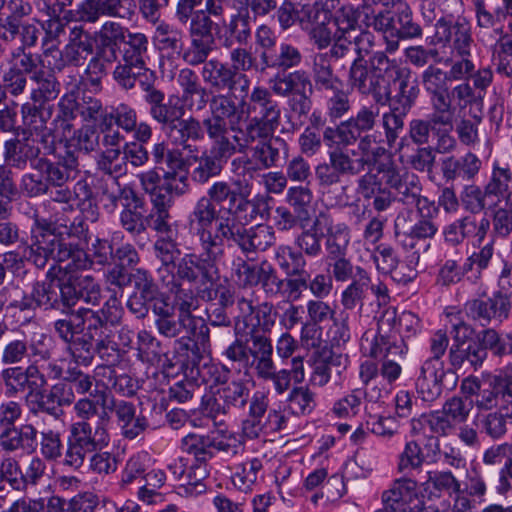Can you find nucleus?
Masks as SVG:
<instances>
[{"label":"nucleus","mask_w":512,"mask_h":512,"mask_svg":"<svg viewBox=\"0 0 512 512\" xmlns=\"http://www.w3.org/2000/svg\"><path fill=\"white\" fill-rule=\"evenodd\" d=\"M188 226L200 246L225 251V241L233 242L247 256L266 251L276 239L271 226L258 224L246 228L236 221L231 207L217 209L203 196L194 203Z\"/></svg>","instance_id":"nucleus-1"},{"label":"nucleus","mask_w":512,"mask_h":512,"mask_svg":"<svg viewBox=\"0 0 512 512\" xmlns=\"http://www.w3.org/2000/svg\"><path fill=\"white\" fill-rule=\"evenodd\" d=\"M200 248L199 255L186 253L171 271H162L161 284L174 298L191 303H198V297L206 301L213 299L214 291L210 286L218 277V263L225 251L205 246Z\"/></svg>","instance_id":"nucleus-2"},{"label":"nucleus","mask_w":512,"mask_h":512,"mask_svg":"<svg viewBox=\"0 0 512 512\" xmlns=\"http://www.w3.org/2000/svg\"><path fill=\"white\" fill-rule=\"evenodd\" d=\"M337 147L328 153V162H321L315 167V177L322 194L332 206L346 207L349 198L346 196L347 186L339 188V193L331 188L340 183L342 176L354 177L360 175L369 165L370 159L360 157L356 150Z\"/></svg>","instance_id":"nucleus-3"},{"label":"nucleus","mask_w":512,"mask_h":512,"mask_svg":"<svg viewBox=\"0 0 512 512\" xmlns=\"http://www.w3.org/2000/svg\"><path fill=\"white\" fill-rule=\"evenodd\" d=\"M231 65L211 59L202 67L201 77L211 91H228L231 94L239 92L246 96L251 80L244 73L250 71L256 64V58L250 50L244 47L231 49L229 54Z\"/></svg>","instance_id":"nucleus-4"},{"label":"nucleus","mask_w":512,"mask_h":512,"mask_svg":"<svg viewBox=\"0 0 512 512\" xmlns=\"http://www.w3.org/2000/svg\"><path fill=\"white\" fill-rule=\"evenodd\" d=\"M121 317V302L113 295L99 309L80 307L77 311L70 312V318L55 320L53 328L61 340H67L72 329L85 330V334L98 340L111 335L110 326L118 324Z\"/></svg>","instance_id":"nucleus-5"},{"label":"nucleus","mask_w":512,"mask_h":512,"mask_svg":"<svg viewBox=\"0 0 512 512\" xmlns=\"http://www.w3.org/2000/svg\"><path fill=\"white\" fill-rule=\"evenodd\" d=\"M237 106L242 112V118L248 119L245 126L239 132H248L250 136L260 137L276 132L281 125L282 107L275 99L270 88L256 85Z\"/></svg>","instance_id":"nucleus-6"},{"label":"nucleus","mask_w":512,"mask_h":512,"mask_svg":"<svg viewBox=\"0 0 512 512\" xmlns=\"http://www.w3.org/2000/svg\"><path fill=\"white\" fill-rule=\"evenodd\" d=\"M448 345L449 338L443 330L436 331L430 339L431 357L422 364L420 374L416 380V390L423 401L432 402L436 400L442 394L445 377L451 376L454 378V373L445 370L441 360Z\"/></svg>","instance_id":"nucleus-7"},{"label":"nucleus","mask_w":512,"mask_h":512,"mask_svg":"<svg viewBox=\"0 0 512 512\" xmlns=\"http://www.w3.org/2000/svg\"><path fill=\"white\" fill-rule=\"evenodd\" d=\"M181 449L196 461H210L214 451L238 456L243 450L239 437L228 429H217L208 433H188L181 439Z\"/></svg>","instance_id":"nucleus-8"},{"label":"nucleus","mask_w":512,"mask_h":512,"mask_svg":"<svg viewBox=\"0 0 512 512\" xmlns=\"http://www.w3.org/2000/svg\"><path fill=\"white\" fill-rule=\"evenodd\" d=\"M416 213L415 222L412 221V211L400 213L395 219V236L404 248L414 249L417 241L431 240L439 231V225L435 221L439 209L435 202L424 208L419 207Z\"/></svg>","instance_id":"nucleus-9"},{"label":"nucleus","mask_w":512,"mask_h":512,"mask_svg":"<svg viewBox=\"0 0 512 512\" xmlns=\"http://www.w3.org/2000/svg\"><path fill=\"white\" fill-rule=\"evenodd\" d=\"M268 406L269 399L264 392L257 391L253 394L248 415L241 425L243 437L253 440L285 428L287 421L285 415L276 409L268 411Z\"/></svg>","instance_id":"nucleus-10"},{"label":"nucleus","mask_w":512,"mask_h":512,"mask_svg":"<svg viewBox=\"0 0 512 512\" xmlns=\"http://www.w3.org/2000/svg\"><path fill=\"white\" fill-rule=\"evenodd\" d=\"M379 172H382L385 184L395 190L398 201L404 205H414L419 209L434 203L422 196V184L416 174L399 168L392 161L379 163Z\"/></svg>","instance_id":"nucleus-11"},{"label":"nucleus","mask_w":512,"mask_h":512,"mask_svg":"<svg viewBox=\"0 0 512 512\" xmlns=\"http://www.w3.org/2000/svg\"><path fill=\"white\" fill-rule=\"evenodd\" d=\"M210 117L203 120V126L210 139L226 136L229 127L233 131L242 129V112L229 94L217 92L209 101Z\"/></svg>","instance_id":"nucleus-12"},{"label":"nucleus","mask_w":512,"mask_h":512,"mask_svg":"<svg viewBox=\"0 0 512 512\" xmlns=\"http://www.w3.org/2000/svg\"><path fill=\"white\" fill-rule=\"evenodd\" d=\"M31 168L33 171L23 174L20 180V190L29 198L47 195L51 185H58L67 178L60 169V160L53 162L41 157L32 163Z\"/></svg>","instance_id":"nucleus-13"},{"label":"nucleus","mask_w":512,"mask_h":512,"mask_svg":"<svg viewBox=\"0 0 512 512\" xmlns=\"http://www.w3.org/2000/svg\"><path fill=\"white\" fill-rule=\"evenodd\" d=\"M94 396L101 402L102 411L109 409L114 412L124 438L133 440L149 427L147 418L137 414L136 406L132 402L115 400L109 392L104 390H97Z\"/></svg>","instance_id":"nucleus-14"},{"label":"nucleus","mask_w":512,"mask_h":512,"mask_svg":"<svg viewBox=\"0 0 512 512\" xmlns=\"http://www.w3.org/2000/svg\"><path fill=\"white\" fill-rule=\"evenodd\" d=\"M270 135L252 137L248 132H239L235 137L238 143V151L244 152L251 147V156L261 169L275 167L280 160L281 152L287 150L286 141L280 136Z\"/></svg>","instance_id":"nucleus-15"},{"label":"nucleus","mask_w":512,"mask_h":512,"mask_svg":"<svg viewBox=\"0 0 512 512\" xmlns=\"http://www.w3.org/2000/svg\"><path fill=\"white\" fill-rule=\"evenodd\" d=\"M421 330V321L411 311L397 313L396 309H386L378 320V332L374 336L383 342H403L416 336Z\"/></svg>","instance_id":"nucleus-16"},{"label":"nucleus","mask_w":512,"mask_h":512,"mask_svg":"<svg viewBox=\"0 0 512 512\" xmlns=\"http://www.w3.org/2000/svg\"><path fill=\"white\" fill-rule=\"evenodd\" d=\"M368 347L362 342V348L365 353L372 358L381 359L380 375L389 384L397 381L402 373V367L399 360L403 359L408 348L403 342H383L373 338L371 341L365 339Z\"/></svg>","instance_id":"nucleus-17"},{"label":"nucleus","mask_w":512,"mask_h":512,"mask_svg":"<svg viewBox=\"0 0 512 512\" xmlns=\"http://www.w3.org/2000/svg\"><path fill=\"white\" fill-rule=\"evenodd\" d=\"M474 404L480 411L507 408L512 404V375L499 373L484 376Z\"/></svg>","instance_id":"nucleus-18"},{"label":"nucleus","mask_w":512,"mask_h":512,"mask_svg":"<svg viewBox=\"0 0 512 512\" xmlns=\"http://www.w3.org/2000/svg\"><path fill=\"white\" fill-rule=\"evenodd\" d=\"M135 0H83L78 6L79 19L95 23L101 17L130 20L136 13Z\"/></svg>","instance_id":"nucleus-19"},{"label":"nucleus","mask_w":512,"mask_h":512,"mask_svg":"<svg viewBox=\"0 0 512 512\" xmlns=\"http://www.w3.org/2000/svg\"><path fill=\"white\" fill-rule=\"evenodd\" d=\"M32 242L27 248L25 256L37 268H44L49 259L56 261L59 235L51 230V224L46 220H35L32 228Z\"/></svg>","instance_id":"nucleus-20"},{"label":"nucleus","mask_w":512,"mask_h":512,"mask_svg":"<svg viewBox=\"0 0 512 512\" xmlns=\"http://www.w3.org/2000/svg\"><path fill=\"white\" fill-rule=\"evenodd\" d=\"M124 202L119 215L121 227L129 234L138 236L149 227L148 207L145 199L134 189L124 190Z\"/></svg>","instance_id":"nucleus-21"},{"label":"nucleus","mask_w":512,"mask_h":512,"mask_svg":"<svg viewBox=\"0 0 512 512\" xmlns=\"http://www.w3.org/2000/svg\"><path fill=\"white\" fill-rule=\"evenodd\" d=\"M450 78L447 71L430 65L421 75V84L430 98L431 109L451 113L449 99Z\"/></svg>","instance_id":"nucleus-22"},{"label":"nucleus","mask_w":512,"mask_h":512,"mask_svg":"<svg viewBox=\"0 0 512 512\" xmlns=\"http://www.w3.org/2000/svg\"><path fill=\"white\" fill-rule=\"evenodd\" d=\"M435 37L439 42H451L456 56H471L473 39L469 22L458 18L453 24L440 18L435 25Z\"/></svg>","instance_id":"nucleus-23"},{"label":"nucleus","mask_w":512,"mask_h":512,"mask_svg":"<svg viewBox=\"0 0 512 512\" xmlns=\"http://www.w3.org/2000/svg\"><path fill=\"white\" fill-rule=\"evenodd\" d=\"M37 436V428L30 423L0 428V449L6 454L33 453Z\"/></svg>","instance_id":"nucleus-24"},{"label":"nucleus","mask_w":512,"mask_h":512,"mask_svg":"<svg viewBox=\"0 0 512 512\" xmlns=\"http://www.w3.org/2000/svg\"><path fill=\"white\" fill-rule=\"evenodd\" d=\"M321 232L328 257L346 255L350 243V228L345 222L336 221L327 211H319Z\"/></svg>","instance_id":"nucleus-25"},{"label":"nucleus","mask_w":512,"mask_h":512,"mask_svg":"<svg viewBox=\"0 0 512 512\" xmlns=\"http://www.w3.org/2000/svg\"><path fill=\"white\" fill-rule=\"evenodd\" d=\"M175 307L178 310V317L175 315L163 319H155V326L160 335L167 338L184 336L186 331H193L195 328V316L192 311L198 307V303H191L179 298H174Z\"/></svg>","instance_id":"nucleus-26"},{"label":"nucleus","mask_w":512,"mask_h":512,"mask_svg":"<svg viewBox=\"0 0 512 512\" xmlns=\"http://www.w3.org/2000/svg\"><path fill=\"white\" fill-rule=\"evenodd\" d=\"M74 399L73 387L65 382H59L50 389H43L38 393L37 409L32 412H42L58 420L65 414L63 407L72 404Z\"/></svg>","instance_id":"nucleus-27"},{"label":"nucleus","mask_w":512,"mask_h":512,"mask_svg":"<svg viewBox=\"0 0 512 512\" xmlns=\"http://www.w3.org/2000/svg\"><path fill=\"white\" fill-rule=\"evenodd\" d=\"M394 81L399 82L396 94L391 95L390 86L385 85L381 90L382 99L375 103L388 104L389 109L408 114L418 98L419 89L416 84L410 83V71L404 72V74L399 71L398 77L394 78Z\"/></svg>","instance_id":"nucleus-28"},{"label":"nucleus","mask_w":512,"mask_h":512,"mask_svg":"<svg viewBox=\"0 0 512 512\" xmlns=\"http://www.w3.org/2000/svg\"><path fill=\"white\" fill-rule=\"evenodd\" d=\"M165 99L164 92L156 87L144 95V100L149 105L150 116L166 131L175 121L184 116L185 108L177 100L169 98L165 101Z\"/></svg>","instance_id":"nucleus-29"},{"label":"nucleus","mask_w":512,"mask_h":512,"mask_svg":"<svg viewBox=\"0 0 512 512\" xmlns=\"http://www.w3.org/2000/svg\"><path fill=\"white\" fill-rule=\"evenodd\" d=\"M113 77L116 83L125 90L137 85L145 94L155 88V74L147 67V63H120L116 66Z\"/></svg>","instance_id":"nucleus-30"},{"label":"nucleus","mask_w":512,"mask_h":512,"mask_svg":"<svg viewBox=\"0 0 512 512\" xmlns=\"http://www.w3.org/2000/svg\"><path fill=\"white\" fill-rule=\"evenodd\" d=\"M384 78L371 71L366 61L352 59L348 74V83L352 89L364 96L380 101Z\"/></svg>","instance_id":"nucleus-31"},{"label":"nucleus","mask_w":512,"mask_h":512,"mask_svg":"<svg viewBox=\"0 0 512 512\" xmlns=\"http://www.w3.org/2000/svg\"><path fill=\"white\" fill-rule=\"evenodd\" d=\"M468 317L478 320L482 325L488 324L493 318H506L509 312V298L501 293L491 298L469 300L464 306Z\"/></svg>","instance_id":"nucleus-32"},{"label":"nucleus","mask_w":512,"mask_h":512,"mask_svg":"<svg viewBox=\"0 0 512 512\" xmlns=\"http://www.w3.org/2000/svg\"><path fill=\"white\" fill-rule=\"evenodd\" d=\"M63 49L69 65L81 67L94 53V39L82 25L75 24L69 28L68 40Z\"/></svg>","instance_id":"nucleus-33"},{"label":"nucleus","mask_w":512,"mask_h":512,"mask_svg":"<svg viewBox=\"0 0 512 512\" xmlns=\"http://www.w3.org/2000/svg\"><path fill=\"white\" fill-rule=\"evenodd\" d=\"M79 421L70 426L69 436L67 438L66 450L62 464L74 470L80 469L86 459L87 454L96 452L95 447L82 430H80Z\"/></svg>","instance_id":"nucleus-34"},{"label":"nucleus","mask_w":512,"mask_h":512,"mask_svg":"<svg viewBox=\"0 0 512 512\" xmlns=\"http://www.w3.org/2000/svg\"><path fill=\"white\" fill-rule=\"evenodd\" d=\"M418 498L417 482L409 477L396 479L391 487L382 493L384 508L397 512L410 505Z\"/></svg>","instance_id":"nucleus-35"},{"label":"nucleus","mask_w":512,"mask_h":512,"mask_svg":"<svg viewBox=\"0 0 512 512\" xmlns=\"http://www.w3.org/2000/svg\"><path fill=\"white\" fill-rule=\"evenodd\" d=\"M269 88L274 95L287 98L293 94L308 90L312 93L313 84L308 73L305 70L296 69L294 71H278L268 81Z\"/></svg>","instance_id":"nucleus-36"},{"label":"nucleus","mask_w":512,"mask_h":512,"mask_svg":"<svg viewBox=\"0 0 512 512\" xmlns=\"http://www.w3.org/2000/svg\"><path fill=\"white\" fill-rule=\"evenodd\" d=\"M58 249L56 251V262L60 269L66 273H76L85 270L92 265V260L79 243L69 241L59 233Z\"/></svg>","instance_id":"nucleus-37"},{"label":"nucleus","mask_w":512,"mask_h":512,"mask_svg":"<svg viewBox=\"0 0 512 512\" xmlns=\"http://www.w3.org/2000/svg\"><path fill=\"white\" fill-rule=\"evenodd\" d=\"M151 154L155 165L164 171L163 178L169 174L173 178H181V182L188 183L186 162L180 150L169 149L164 142H160L154 144Z\"/></svg>","instance_id":"nucleus-38"},{"label":"nucleus","mask_w":512,"mask_h":512,"mask_svg":"<svg viewBox=\"0 0 512 512\" xmlns=\"http://www.w3.org/2000/svg\"><path fill=\"white\" fill-rule=\"evenodd\" d=\"M6 6L7 15L0 17V40L12 43L19 35L22 19L32 13L33 7L27 0H9Z\"/></svg>","instance_id":"nucleus-39"},{"label":"nucleus","mask_w":512,"mask_h":512,"mask_svg":"<svg viewBox=\"0 0 512 512\" xmlns=\"http://www.w3.org/2000/svg\"><path fill=\"white\" fill-rule=\"evenodd\" d=\"M304 56L299 47L288 42H281L271 55L261 57V71L266 69H275L280 72H286L298 68L303 62Z\"/></svg>","instance_id":"nucleus-40"},{"label":"nucleus","mask_w":512,"mask_h":512,"mask_svg":"<svg viewBox=\"0 0 512 512\" xmlns=\"http://www.w3.org/2000/svg\"><path fill=\"white\" fill-rule=\"evenodd\" d=\"M452 129L453 124L450 122V113L438 112V109H432L428 119H413L409 123V137L413 143L417 145L428 144L430 132H434L439 128Z\"/></svg>","instance_id":"nucleus-41"},{"label":"nucleus","mask_w":512,"mask_h":512,"mask_svg":"<svg viewBox=\"0 0 512 512\" xmlns=\"http://www.w3.org/2000/svg\"><path fill=\"white\" fill-rule=\"evenodd\" d=\"M481 165V160L469 152L461 158L450 156L443 159L441 171L447 181H454L457 178L472 180L479 173Z\"/></svg>","instance_id":"nucleus-42"},{"label":"nucleus","mask_w":512,"mask_h":512,"mask_svg":"<svg viewBox=\"0 0 512 512\" xmlns=\"http://www.w3.org/2000/svg\"><path fill=\"white\" fill-rule=\"evenodd\" d=\"M183 30L167 22H159L153 40L157 49L170 58L180 57L184 48Z\"/></svg>","instance_id":"nucleus-43"},{"label":"nucleus","mask_w":512,"mask_h":512,"mask_svg":"<svg viewBox=\"0 0 512 512\" xmlns=\"http://www.w3.org/2000/svg\"><path fill=\"white\" fill-rule=\"evenodd\" d=\"M4 160L8 166L24 170L28 163L32 166L39 155V148L29 140L10 139L4 145Z\"/></svg>","instance_id":"nucleus-44"},{"label":"nucleus","mask_w":512,"mask_h":512,"mask_svg":"<svg viewBox=\"0 0 512 512\" xmlns=\"http://www.w3.org/2000/svg\"><path fill=\"white\" fill-rule=\"evenodd\" d=\"M77 167L78 160L71 153H67L66 156L60 159V169L66 174L67 178L58 185H51L50 191L47 194L52 202L64 205L62 207L63 213L74 211L72 189L65 186V184L72 178V173L77 171Z\"/></svg>","instance_id":"nucleus-45"},{"label":"nucleus","mask_w":512,"mask_h":512,"mask_svg":"<svg viewBox=\"0 0 512 512\" xmlns=\"http://www.w3.org/2000/svg\"><path fill=\"white\" fill-rule=\"evenodd\" d=\"M180 477L183 482L178 486L177 493L181 496L199 495L206 491L204 480L210 474L209 461L194 460L186 474L183 465L180 464Z\"/></svg>","instance_id":"nucleus-46"},{"label":"nucleus","mask_w":512,"mask_h":512,"mask_svg":"<svg viewBox=\"0 0 512 512\" xmlns=\"http://www.w3.org/2000/svg\"><path fill=\"white\" fill-rule=\"evenodd\" d=\"M487 357V351L477 341H470L463 345H452L449 350V361L453 368L477 369Z\"/></svg>","instance_id":"nucleus-47"},{"label":"nucleus","mask_w":512,"mask_h":512,"mask_svg":"<svg viewBox=\"0 0 512 512\" xmlns=\"http://www.w3.org/2000/svg\"><path fill=\"white\" fill-rule=\"evenodd\" d=\"M379 118L380 108L375 103L361 106L353 116L345 120L352 144L354 145L357 142L360 134L373 131L379 122Z\"/></svg>","instance_id":"nucleus-48"},{"label":"nucleus","mask_w":512,"mask_h":512,"mask_svg":"<svg viewBox=\"0 0 512 512\" xmlns=\"http://www.w3.org/2000/svg\"><path fill=\"white\" fill-rule=\"evenodd\" d=\"M371 286L369 273L361 266L356 267L355 278L341 293V305L344 310H353L363 306V300Z\"/></svg>","instance_id":"nucleus-49"},{"label":"nucleus","mask_w":512,"mask_h":512,"mask_svg":"<svg viewBox=\"0 0 512 512\" xmlns=\"http://www.w3.org/2000/svg\"><path fill=\"white\" fill-rule=\"evenodd\" d=\"M234 184L237 186L236 189L227 181H215L208 188L204 197L216 207L226 201L229 202L230 206H233L240 198L248 197L250 193L248 184L243 185L241 181H236Z\"/></svg>","instance_id":"nucleus-50"},{"label":"nucleus","mask_w":512,"mask_h":512,"mask_svg":"<svg viewBox=\"0 0 512 512\" xmlns=\"http://www.w3.org/2000/svg\"><path fill=\"white\" fill-rule=\"evenodd\" d=\"M188 188V183L181 182V178L177 180V178L168 174L163 178L161 186L148 194L152 209L171 208L174 203V196L184 195Z\"/></svg>","instance_id":"nucleus-51"},{"label":"nucleus","mask_w":512,"mask_h":512,"mask_svg":"<svg viewBox=\"0 0 512 512\" xmlns=\"http://www.w3.org/2000/svg\"><path fill=\"white\" fill-rule=\"evenodd\" d=\"M472 405L473 401L453 396L445 401L441 410H436V414L442 416L441 418L448 424L445 426V436L454 430L456 424L467 421Z\"/></svg>","instance_id":"nucleus-52"},{"label":"nucleus","mask_w":512,"mask_h":512,"mask_svg":"<svg viewBox=\"0 0 512 512\" xmlns=\"http://www.w3.org/2000/svg\"><path fill=\"white\" fill-rule=\"evenodd\" d=\"M319 212L312 220L310 227L302 228V231L295 237L294 244L308 257L317 258L323 253L322 240L323 234L321 232Z\"/></svg>","instance_id":"nucleus-53"},{"label":"nucleus","mask_w":512,"mask_h":512,"mask_svg":"<svg viewBox=\"0 0 512 512\" xmlns=\"http://www.w3.org/2000/svg\"><path fill=\"white\" fill-rule=\"evenodd\" d=\"M81 332H83L81 329H72L67 340L62 341L68 344V349L77 363L88 366L95 355L96 339L85 333L76 336Z\"/></svg>","instance_id":"nucleus-54"},{"label":"nucleus","mask_w":512,"mask_h":512,"mask_svg":"<svg viewBox=\"0 0 512 512\" xmlns=\"http://www.w3.org/2000/svg\"><path fill=\"white\" fill-rule=\"evenodd\" d=\"M394 38L387 41L386 50L394 52L398 48V39H412L422 35L420 25L414 21L412 11L408 6L400 9L395 18Z\"/></svg>","instance_id":"nucleus-55"},{"label":"nucleus","mask_w":512,"mask_h":512,"mask_svg":"<svg viewBox=\"0 0 512 512\" xmlns=\"http://www.w3.org/2000/svg\"><path fill=\"white\" fill-rule=\"evenodd\" d=\"M312 78L318 90L335 89L342 81L334 74L328 53H317L312 62Z\"/></svg>","instance_id":"nucleus-56"},{"label":"nucleus","mask_w":512,"mask_h":512,"mask_svg":"<svg viewBox=\"0 0 512 512\" xmlns=\"http://www.w3.org/2000/svg\"><path fill=\"white\" fill-rule=\"evenodd\" d=\"M424 491L429 497H440L442 493L448 495L459 494L461 491L460 481L451 471L428 472V478L423 483Z\"/></svg>","instance_id":"nucleus-57"},{"label":"nucleus","mask_w":512,"mask_h":512,"mask_svg":"<svg viewBox=\"0 0 512 512\" xmlns=\"http://www.w3.org/2000/svg\"><path fill=\"white\" fill-rule=\"evenodd\" d=\"M226 31L229 37H226L224 47L231 48L234 42L239 45H246L251 38L250 13L239 7L238 12L231 15Z\"/></svg>","instance_id":"nucleus-58"},{"label":"nucleus","mask_w":512,"mask_h":512,"mask_svg":"<svg viewBox=\"0 0 512 512\" xmlns=\"http://www.w3.org/2000/svg\"><path fill=\"white\" fill-rule=\"evenodd\" d=\"M110 416L107 411L98 414L96 421H79L82 430L97 451H101L110 443L109 424Z\"/></svg>","instance_id":"nucleus-59"},{"label":"nucleus","mask_w":512,"mask_h":512,"mask_svg":"<svg viewBox=\"0 0 512 512\" xmlns=\"http://www.w3.org/2000/svg\"><path fill=\"white\" fill-rule=\"evenodd\" d=\"M31 80L37 85L30 93V99L34 103L54 100L60 93V83L51 71L42 68Z\"/></svg>","instance_id":"nucleus-60"},{"label":"nucleus","mask_w":512,"mask_h":512,"mask_svg":"<svg viewBox=\"0 0 512 512\" xmlns=\"http://www.w3.org/2000/svg\"><path fill=\"white\" fill-rule=\"evenodd\" d=\"M380 397L381 390L379 389H373L371 392H369L357 388L352 390L350 394L336 401L333 406V412L338 417L356 415L363 398L367 399L369 402H376Z\"/></svg>","instance_id":"nucleus-61"},{"label":"nucleus","mask_w":512,"mask_h":512,"mask_svg":"<svg viewBox=\"0 0 512 512\" xmlns=\"http://www.w3.org/2000/svg\"><path fill=\"white\" fill-rule=\"evenodd\" d=\"M287 409L295 416H306L316 407V394L308 387H293L286 398Z\"/></svg>","instance_id":"nucleus-62"},{"label":"nucleus","mask_w":512,"mask_h":512,"mask_svg":"<svg viewBox=\"0 0 512 512\" xmlns=\"http://www.w3.org/2000/svg\"><path fill=\"white\" fill-rule=\"evenodd\" d=\"M364 8L359 9L351 5H346L338 9L333 17L336 26L335 35L352 37L360 30L359 22L364 17Z\"/></svg>","instance_id":"nucleus-63"},{"label":"nucleus","mask_w":512,"mask_h":512,"mask_svg":"<svg viewBox=\"0 0 512 512\" xmlns=\"http://www.w3.org/2000/svg\"><path fill=\"white\" fill-rule=\"evenodd\" d=\"M217 395L226 404L230 414L241 411L250 404V390L241 381H232L217 390Z\"/></svg>","instance_id":"nucleus-64"}]
</instances>
